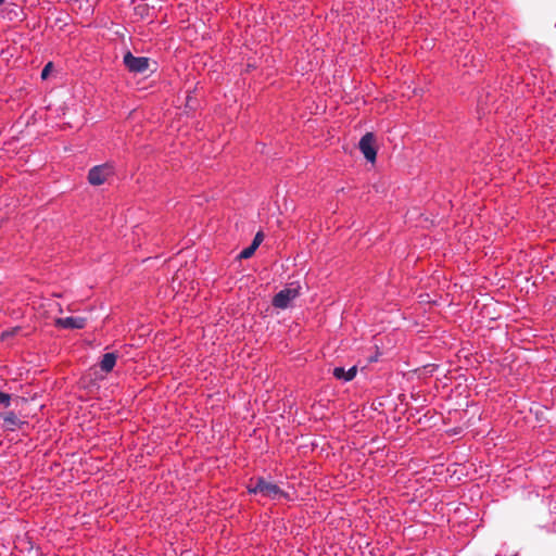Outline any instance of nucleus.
Returning <instances> with one entry per match:
<instances>
[{"mask_svg": "<svg viewBox=\"0 0 556 556\" xmlns=\"http://www.w3.org/2000/svg\"><path fill=\"white\" fill-rule=\"evenodd\" d=\"M0 404L3 405L4 407L10 406V404H11L10 394L0 391Z\"/></svg>", "mask_w": 556, "mask_h": 556, "instance_id": "11", "label": "nucleus"}, {"mask_svg": "<svg viewBox=\"0 0 556 556\" xmlns=\"http://www.w3.org/2000/svg\"><path fill=\"white\" fill-rule=\"evenodd\" d=\"M87 324V319L85 317H64L55 319V326L64 329H83Z\"/></svg>", "mask_w": 556, "mask_h": 556, "instance_id": "6", "label": "nucleus"}, {"mask_svg": "<svg viewBox=\"0 0 556 556\" xmlns=\"http://www.w3.org/2000/svg\"><path fill=\"white\" fill-rule=\"evenodd\" d=\"M113 174L114 168L111 164L93 166L88 173V181L93 186H100L104 184Z\"/></svg>", "mask_w": 556, "mask_h": 556, "instance_id": "2", "label": "nucleus"}, {"mask_svg": "<svg viewBox=\"0 0 556 556\" xmlns=\"http://www.w3.org/2000/svg\"><path fill=\"white\" fill-rule=\"evenodd\" d=\"M3 420L5 422V425L8 426H11V427H15L18 425L20 420L18 418L16 417V415L14 413H8L4 417H3Z\"/></svg>", "mask_w": 556, "mask_h": 556, "instance_id": "9", "label": "nucleus"}, {"mask_svg": "<svg viewBox=\"0 0 556 556\" xmlns=\"http://www.w3.org/2000/svg\"><path fill=\"white\" fill-rule=\"evenodd\" d=\"M4 1H5V0H0V5H1L2 3H4Z\"/></svg>", "mask_w": 556, "mask_h": 556, "instance_id": "14", "label": "nucleus"}, {"mask_svg": "<svg viewBox=\"0 0 556 556\" xmlns=\"http://www.w3.org/2000/svg\"><path fill=\"white\" fill-rule=\"evenodd\" d=\"M299 287L292 285L279 291L273 299V305L277 308L285 309L290 303L299 296Z\"/></svg>", "mask_w": 556, "mask_h": 556, "instance_id": "3", "label": "nucleus"}, {"mask_svg": "<svg viewBox=\"0 0 556 556\" xmlns=\"http://www.w3.org/2000/svg\"><path fill=\"white\" fill-rule=\"evenodd\" d=\"M247 488L250 494L261 495L268 500H290L287 492L281 490L276 483H273L263 477L250 479Z\"/></svg>", "mask_w": 556, "mask_h": 556, "instance_id": "1", "label": "nucleus"}, {"mask_svg": "<svg viewBox=\"0 0 556 556\" xmlns=\"http://www.w3.org/2000/svg\"><path fill=\"white\" fill-rule=\"evenodd\" d=\"M117 355L115 353H105L100 362V368L103 372H110L116 364Z\"/></svg>", "mask_w": 556, "mask_h": 556, "instance_id": "8", "label": "nucleus"}, {"mask_svg": "<svg viewBox=\"0 0 556 556\" xmlns=\"http://www.w3.org/2000/svg\"><path fill=\"white\" fill-rule=\"evenodd\" d=\"M262 240H263L262 232H257L253 239L252 245H255V249H257V247L261 244Z\"/></svg>", "mask_w": 556, "mask_h": 556, "instance_id": "13", "label": "nucleus"}, {"mask_svg": "<svg viewBox=\"0 0 556 556\" xmlns=\"http://www.w3.org/2000/svg\"><path fill=\"white\" fill-rule=\"evenodd\" d=\"M358 147L368 162L374 163L376 161L375 136L371 132H367L361 138Z\"/></svg>", "mask_w": 556, "mask_h": 556, "instance_id": "5", "label": "nucleus"}, {"mask_svg": "<svg viewBox=\"0 0 556 556\" xmlns=\"http://www.w3.org/2000/svg\"><path fill=\"white\" fill-rule=\"evenodd\" d=\"M52 68V63L49 62L41 71V78L42 79H47L49 74H50V71Z\"/></svg>", "mask_w": 556, "mask_h": 556, "instance_id": "12", "label": "nucleus"}, {"mask_svg": "<svg viewBox=\"0 0 556 556\" xmlns=\"http://www.w3.org/2000/svg\"><path fill=\"white\" fill-rule=\"evenodd\" d=\"M124 64L129 72L144 73L149 67V59L144 56H135L131 52L124 55Z\"/></svg>", "mask_w": 556, "mask_h": 556, "instance_id": "4", "label": "nucleus"}, {"mask_svg": "<svg viewBox=\"0 0 556 556\" xmlns=\"http://www.w3.org/2000/svg\"><path fill=\"white\" fill-rule=\"evenodd\" d=\"M332 374L336 379L348 382L355 378V376L357 374V367L352 366L348 370H345L343 367H336L333 369Z\"/></svg>", "mask_w": 556, "mask_h": 556, "instance_id": "7", "label": "nucleus"}, {"mask_svg": "<svg viewBox=\"0 0 556 556\" xmlns=\"http://www.w3.org/2000/svg\"><path fill=\"white\" fill-rule=\"evenodd\" d=\"M255 250H256V249H255V245H252V244H251L250 247H248V248L243 249V250L240 252V255H239V256H240V258H249V257H251V256L254 254Z\"/></svg>", "mask_w": 556, "mask_h": 556, "instance_id": "10", "label": "nucleus"}]
</instances>
